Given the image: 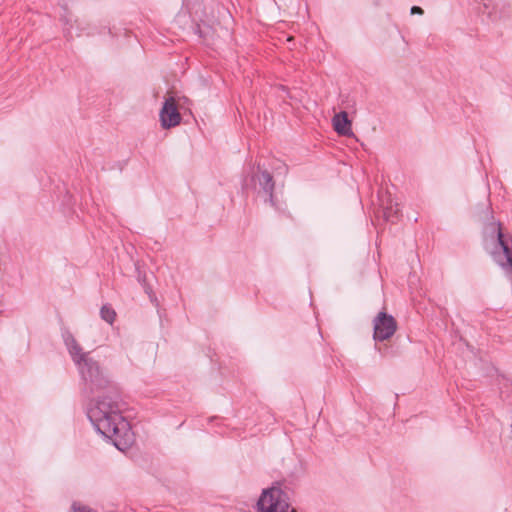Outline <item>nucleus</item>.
<instances>
[{"instance_id": "9", "label": "nucleus", "mask_w": 512, "mask_h": 512, "mask_svg": "<svg viewBox=\"0 0 512 512\" xmlns=\"http://www.w3.org/2000/svg\"><path fill=\"white\" fill-rule=\"evenodd\" d=\"M100 315L101 318L109 324H113L116 319V312L109 304H104L101 307Z\"/></svg>"}, {"instance_id": "11", "label": "nucleus", "mask_w": 512, "mask_h": 512, "mask_svg": "<svg viewBox=\"0 0 512 512\" xmlns=\"http://www.w3.org/2000/svg\"><path fill=\"white\" fill-rule=\"evenodd\" d=\"M139 282L141 283V285L143 286L144 288V291L145 293L149 296L150 299H152L153 297H155V294L153 292V289L151 287V285H149L147 283V279H146V275H140L139 274Z\"/></svg>"}, {"instance_id": "13", "label": "nucleus", "mask_w": 512, "mask_h": 512, "mask_svg": "<svg viewBox=\"0 0 512 512\" xmlns=\"http://www.w3.org/2000/svg\"><path fill=\"white\" fill-rule=\"evenodd\" d=\"M424 13L423 9L419 6H413L411 8V14H418V15H422Z\"/></svg>"}, {"instance_id": "10", "label": "nucleus", "mask_w": 512, "mask_h": 512, "mask_svg": "<svg viewBox=\"0 0 512 512\" xmlns=\"http://www.w3.org/2000/svg\"><path fill=\"white\" fill-rule=\"evenodd\" d=\"M497 4L493 0H486L483 3L482 13L487 14L489 18H497Z\"/></svg>"}, {"instance_id": "5", "label": "nucleus", "mask_w": 512, "mask_h": 512, "mask_svg": "<svg viewBox=\"0 0 512 512\" xmlns=\"http://www.w3.org/2000/svg\"><path fill=\"white\" fill-rule=\"evenodd\" d=\"M65 344L73 362L78 368L88 361V359L92 358L89 352L83 351L82 347L72 334H68L65 337Z\"/></svg>"}, {"instance_id": "12", "label": "nucleus", "mask_w": 512, "mask_h": 512, "mask_svg": "<svg viewBox=\"0 0 512 512\" xmlns=\"http://www.w3.org/2000/svg\"><path fill=\"white\" fill-rule=\"evenodd\" d=\"M74 512H96L87 506H77L75 503L72 506Z\"/></svg>"}, {"instance_id": "1", "label": "nucleus", "mask_w": 512, "mask_h": 512, "mask_svg": "<svg viewBox=\"0 0 512 512\" xmlns=\"http://www.w3.org/2000/svg\"><path fill=\"white\" fill-rule=\"evenodd\" d=\"M78 370L84 396L103 394L88 409L89 420L99 433L112 440L117 449L125 451L130 448L134 433L130 423L122 416L123 403L117 384L94 358L88 359Z\"/></svg>"}, {"instance_id": "6", "label": "nucleus", "mask_w": 512, "mask_h": 512, "mask_svg": "<svg viewBox=\"0 0 512 512\" xmlns=\"http://www.w3.org/2000/svg\"><path fill=\"white\" fill-rule=\"evenodd\" d=\"M259 185L261 186L264 193L267 194L269 202L274 205V188L275 182L273 180V176L268 171H261L257 176Z\"/></svg>"}, {"instance_id": "3", "label": "nucleus", "mask_w": 512, "mask_h": 512, "mask_svg": "<svg viewBox=\"0 0 512 512\" xmlns=\"http://www.w3.org/2000/svg\"><path fill=\"white\" fill-rule=\"evenodd\" d=\"M398 329L397 320L386 312L380 311L373 319V339L383 342L391 339Z\"/></svg>"}, {"instance_id": "8", "label": "nucleus", "mask_w": 512, "mask_h": 512, "mask_svg": "<svg viewBox=\"0 0 512 512\" xmlns=\"http://www.w3.org/2000/svg\"><path fill=\"white\" fill-rule=\"evenodd\" d=\"M383 217L386 221L395 223L400 217V209L398 204L387 206L383 209Z\"/></svg>"}, {"instance_id": "4", "label": "nucleus", "mask_w": 512, "mask_h": 512, "mask_svg": "<svg viewBox=\"0 0 512 512\" xmlns=\"http://www.w3.org/2000/svg\"><path fill=\"white\" fill-rule=\"evenodd\" d=\"M159 117L163 129H170L180 125L182 116L175 97L169 96L165 99Z\"/></svg>"}, {"instance_id": "7", "label": "nucleus", "mask_w": 512, "mask_h": 512, "mask_svg": "<svg viewBox=\"0 0 512 512\" xmlns=\"http://www.w3.org/2000/svg\"><path fill=\"white\" fill-rule=\"evenodd\" d=\"M334 130L343 136L352 134L351 121L348 119V114L345 111H341L333 117Z\"/></svg>"}, {"instance_id": "2", "label": "nucleus", "mask_w": 512, "mask_h": 512, "mask_svg": "<svg viewBox=\"0 0 512 512\" xmlns=\"http://www.w3.org/2000/svg\"><path fill=\"white\" fill-rule=\"evenodd\" d=\"M256 506L258 512H297L288 494L276 485L262 491Z\"/></svg>"}]
</instances>
